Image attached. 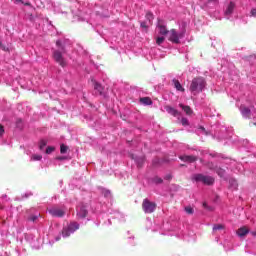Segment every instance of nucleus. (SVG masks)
I'll return each mask as SVG.
<instances>
[{
  "label": "nucleus",
  "mask_w": 256,
  "mask_h": 256,
  "mask_svg": "<svg viewBox=\"0 0 256 256\" xmlns=\"http://www.w3.org/2000/svg\"><path fill=\"white\" fill-rule=\"evenodd\" d=\"M205 85H206L205 78L196 77L192 79L189 89L191 93H193L194 95H198V93L203 92V89H205Z\"/></svg>",
  "instance_id": "nucleus-1"
},
{
  "label": "nucleus",
  "mask_w": 256,
  "mask_h": 256,
  "mask_svg": "<svg viewBox=\"0 0 256 256\" xmlns=\"http://www.w3.org/2000/svg\"><path fill=\"white\" fill-rule=\"evenodd\" d=\"M191 179L196 183H203V185L208 186H211L213 183H215V178L203 174H194Z\"/></svg>",
  "instance_id": "nucleus-2"
},
{
  "label": "nucleus",
  "mask_w": 256,
  "mask_h": 256,
  "mask_svg": "<svg viewBox=\"0 0 256 256\" xmlns=\"http://www.w3.org/2000/svg\"><path fill=\"white\" fill-rule=\"evenodd\" d=\"M168 33V40L171 41V43L175 44L181 43L180 39H183V37H185V32L178 33L175 29H171Z\"/></svg>",
  "instance_id": "nucleus-3"
},
{
  "label": "nucleus",
  "mask_w": 256,
  "mask_h": 256,
  "mask_svg": "<svg viewBox=\"0 0 256 256\" xmlns=\"http://www.w3.org/2000/svg\"><path fill=\"white\" fill-rule=\"evenodd\" d=\"M142 209L144 213H154L157 209V204L149 201V199H144L142 202Z\"/></svg>",
  "instance_id": "nucleus-4"
},
{
  "label": "nucleus",
  "mask_w": 256,
  "mask_h": 256,
  "mask_svg": "<svg viewBox=\"0 0 256 256\" xmlns=\"http://www.w3.org/2000/svg\"><path fill=\"white\" fill-rule=\"evenodd\" d=\"M53 59L60 65V67H67V60L63 58V51L54 50Z\"/></svg>",
  "instance_id": "nucleus-5"
},
{
  "label": "nucleus",
  "mask_w": 256,
  "mask_h": 256,
  "mask_svg": "<svg viewBox=\"0 0 256 256\" xmlns=\"http://www.w3.org/2000/svg\"><path fill=\"white\" fill-rule=\"evenodd\" d=\"M48 212L50 213V215H52V217H64L65 216V211H63L62 209H59V208H51L48 210Z\"/></svg>",
  "instance_id": "nucleus-6"
},
{
  "label": "nucleus",
  "mask_w": 256,
  "mask_h": 256,
  "mask_svg": "<svg viewBox=\"0 0 256 256\" xmlns=\"http://www.w3.org/2000/svg\"><path fill=\"white\" fill-rule=\"evenodd\" d=\"M240 112L244 119H251V109H249L245 105L240 106Z\"/></svg>",
  "instance_id": "nucleus-7"
},
{
  "label": "nucleus",
  "mask_w": 256,
  "mask_h": 256,
  "mask_svg": "<svg viewBox=\"0 0 256 256\" xmlns=\"http://www.w3.org/2000/svg\"><path fill=\"white\" fill-rule=\"evenodd\" d=\"M197 159H198L197 156H194V155L179 156V160L184 161V163H195Z\"/></svg>",
  "instance_id": "nucleus-8"
},
{
  "label": "nucleus",
  "mask_w": 256,
  "mask_h": 256,
  "mask_svg": "<svg viewBox=\"0 0 256 256\" xmlns=\"http://www.w3.org/2000/svg\"><path fill=\"white\" fill-rule=\"evenodd\" d=\"M157 27L160 35H167L169 33V30H167V26H165L163 20L158 19Z\"/></svg>",
  "instance_id": "nucleus-9"
},
{
  "label": "nucleus",
  "mask_w": 256,
  "mask_h": 256,
  "mask_svg": "<svg viewBox=\"0 0 256 256\" xmlns=\"http://www.w3.org/2000/svg\"><path fill=\"white\" fill-rule=\"evenodd\" d=\"M87 214H88L87 208L84 205L80 206L77 212V216L80 217V219H85V217H87Z\"/></svg>",
  "instance_id": "nucleus-10"
},
{
  "label": "nucleus",
  "mask_w": 256,
  "mask_h": 256,
  "mask_svg": "<svg viewBox=\"0 0 256 256\" xmlns=\"http://www.w3.org/2000/svg\"><path fill=\"white\" fill-rule=\"evenodd\" d=\"M233 11H235V4H234V2H230L228 4V6L226 7L224 15H226V16L232 15Z\"/></svg>",
  "instance_id": "nucleus-11"
},
{
  "label": "nucleus",
  "mask_w": 256,
  "mask_h": 256,
  "mask_svg": "<svg viewBox=\"0 0 256 256\" xmlns=\"http://www.w3.org/2000/svg\"><path fill=\"white\" fill-rule=\"evenodd\" d=\"M238 237H245L249 233V228L247 226H243L237 230Z\"/></svg>",
  "instance_id": "nucleus-12"
},
{
  "label": "nucleus",
  "mask_w": 256,
  "mask_h": 256,
  "mask_svg": "<svg viewBox=\"0 0 256 256\" xmlns=\"http://www.w3.org/2000/svg\"><path fill=\"white\" fill-rule=\"evenodd\" d=\"M165 109L167 113L173 115V117H178V115H180L179 111H177V109L173 108L172 106H165Z\"/></svg>",
  "instance_id": "nucleus-13"
},
{
  "label": "nucleus",
  "mask_w": 256,
  "mask_h": 256,
  "mask_svg": "<svg viewBox=\"0 0 256 256\" xmlns=\"http://www.w3.org/2000/svg\"><path fill=\"white\" fill-rule=\"evenodd\" d=\"M172 83L177 91H181L182 93L185 92V88H183V86L181 85V82H179V80L173 79Z\"/></svg>",
  "instance_id": "nucleus-14"
},
{
  "label": "nucleus",
  "mask_w": 256,
  "mask_h": 256,
  "mask_svg": "<svg viewBox=\"0 0 256 256\" xmlns=\"http://www.w3.org/2000/svg\"><path fill=\"white\" fill-rule=\"evenodd\" d=\"M179 107L186 113V115H193V109H191V106L179 104Z\"/></svg>",
  "instance_id": "nucleus-15"
},
{
  "label": "nucleus",
  "mask_w": 256,
  "mask_h": 256,
  "mask_svg": "<svg viewBox=\"0 0 256 256\" xmlns=\"http://www.w3.org/2000/svg\"><path fill=\"white\" fill-rule=\"evenodd\" d=\"M94 90L98 95H103L104 88L100 83L94 82Z\"/></svg>",
  "instance_id": "nucleus-16"
},
{
  "label": "nucleus",
  "mask_w": 256,
  "mask_h": 256,
  "mask_svg": "<svg viewBox=\"0 0 256 256\" xmlns=\"http://www.w3.org/2000/svg\"><path fill=\"white\" fill-rule=\"evenodd\" d=\"M68 229L71 233H75V231H77V229H79V223L77 222H72L68 225Z\"/></svg>",
  "instance_id": "nucleus-17"
},
{
  "label": "nucleus",
  "mask_w": 256,
  "mask_h": 256,
  "mask_svg": "<svg viewBox=\"0 0 256 256\" xmlns=\"http://www.w3.org/2000/svg\"><path fill=\"white\" fill-rule=\"evenodd\" d=\"M140 103H143V105H153V100L149 97H143L140 98Z\"/></svg>",
  "instance_id": "nucleus-18"
},
{
  "label": "nucleus",
  "mask_w": 256,
  "mask_h": 256,
  "mask_svg": "<svg viewBox=\"0 0 256 256\" xmlns=\"http://www.w3.org/2000/svg\"><path fill=\"white\" fill-rule=\"evenodd\" d=\"M204 167H207V169H210V171H215L217 169V165H215L213 162L204 163Z\"/></svg>",
  "instance_id": "nucleus-19"
},
{
  "label": "nucleus",
  "mask_w": 256,
  "mask_h": 256,
  "mask_svg": "<svg viewBox=\"0 0 256 256\" xmlns=\"http://www.w3.org/2000/svg\"><path fill=\"white\" fill-rule=\"evenodd\" d=\"M145 17L148 20L149 25H153V19H155L153 13L147 12Z\"/></svg>",
  "instance_id": "nucleus-20"
},
{
  "label": "nucleus",
  "mask_w": 256,
  "mask_h": 256,
  "mask_svg": "<svg viewBox=\"0 0 256 256\" xmlns=\"http://www.w3.org/2000/svg\"><path fill=\"white\" fill-rule=\"evenodd\" d=\"M214 171H216L219 177H225V169L217 166V168Z\"/></svg>",
  "instance_id": "nucleus-21"
},
{
  "label": "nucleus",
  "mask_w": 256,
  "mask_h": 256,
  "mask_svg": "<svg viewBox=\"0 0 256 256\" xmlns=\"http://www.w3.org/2000/svg\"><path fill=\"white\" fill-rule=\"evenodd\" d=\"M184 211L188 214V215H193V213H195V210H193V207L191 206H186L184 208Z\"/></svg>",
  "instance_id": "nucleus-22"
},
{
  "label": "nucleus",
  "mask_w": 256,
  "mask_h": 256,
  "mask_svg": "<svg viewBox=\"0 0 256 256\" xmlns=\"http://www.w3.org/2000/svg\"><path fill=\"white\" fill-rule=\"evenodd\" d=\"M225 229V226L223 224H216L213 226V231H221Z\"/></svg>",
  "instance_id": "nucleus-23"
},
{
  "label": "nucleus",
  "mask_w": 256,
  "mask_h": 256,
  "mask_svg": "<svg viewBox=\"0 0 256 256\" xmlns=\"http://www.w3.org/2000/svg\"><path fill=\"white\" fill-rule=\"evenodd\" d=\"M71 230H69V228H64L63 230H62V236L63 237H69L70 235H71Z\"/></svg>",
  "instance_id": "nucleus-24"
},
{
  "label": "nucleus",
  "mask_w": 256,
  "mask_h": 256,
  "mask_svg": "<svg viewBox=\"0 0 256 256\" xmlns=\"http://www.w3.org/2000/svg\"><path fill=\"white\" fill-rule=\"evenodd\" d=\"M68 150H69L68 146H65V144H61V146H60V153L62 155H64V153H67Z\"/></svg>",
  "instance_id": "nucleus-25"
},
{
  "label": "nucleus",
  "mask_w": 256,
  "mask_h": 256,
  "mask_svg": "<svg viewBox=\"0 0 256 256\" xmlns=\"http://www.w3.org/2000/svg\"><path fill=\"white\" fill-rule=\"evenodd\" d=\"M56 46L59 47V49H60V51H62V53H65V52H66V51H65V46H63V44L61 43L60 40H57V41H56Z\"/></svg>",
  "instance_id": "nucleus-26"
},
{
  "label": "nucleus",
  "mask_w": 256,
  "mask_h": 256,
  "mask_svg": "<svg viewBox=\"0 0 256 256\" xmlns=\"http://www.w3.org/2000/svg\"><path fill=\"white\" fill-rule=\"evenodd\" d=\"M153 183H155L156 185H161V183H163V180L161 179V177L155 176L153 178Z\"/></svg>",
  "instance_id": "nucleus-27"
},
{
  "label": "nucleus",
  "mask_w": 256,
  "mask_h": 256,
  "mask_svg": "<svg viewBox=\"0 0 256 256\" xmlns=\"http://www.w3.org/2000/svg\"><path fill=\"white\" fill-rule=\"evenodd\" d=\"M46 146H47V141L41 140V141H40V144H39V149H40L41 151H43V149H45Z\"/></svg>",
  "instance_id": "nucleus-28"
},
{
  "label": "nucleus",
  "mask_w": 256,
  "mask_h": 256,
  "mask_svg": "<svg viewBox=\"0 0 256 256\" xmlns=\"http://www.w3.org/2000/svg\"><path fill=\"white\" fill-rule=\"evenodd\" d=\"M53 151H55V147H53V146H48L46 148L47 155H51V153H53Z\"/></svg>",
  "instance_id": "nucleus-29"
},
{
  "label": "nucleus",
  "mask_w": 256,
  "mask_h": 256,
  "mask_svg": "<svg viewBox=\"0 0 256 256\" xmlns=\"http://www.w3.org/2000/svg\"><path fill=\"white\" fill-rule=\"evenodd\" d=\"M165 41V37H158L156 38L157 45H161Z\"/></svg>",
  "instance_id": "nucleus-30"
},
{
  "label": "nucleus",
  "mask_w": 256,
  "mask_h": 256,
  "mask_svg": "<svg viewBox=\"0 0 256 256\" xmlns=\"http://www.w3.org/2000/svg\"><path fill=\"white\" fill-rule=\"evenodd\" d=\"M32 159L33 161H41V159H43V156L35 154L32 156Z\"/></svg>",
  "instance_id": "nucleus-31"
},
{
  "label": "nucleus",
  "mask_w": 256,
  "mask_h": 256,
  "mask_svg": "<svg viewBox=\"0 0 256 256\" xmlns=\"http://www.w3.org/2000/svg\"><path fill=\"white\" fill-rule=\"evenodd\" d=\"M37 219H39V216L37 215H32L28 218V221H32V223H35V221H37Z\"/></svg>",
  "instance_id": "nucleus-32"
},
{
  "label": "nucleus",
  "mask_w": 256,
  "mask_h": 256,
  "mask_svg": "<svg viewBox=\"0 0 256 256\" xmlns=\"http://www.w3.org/2000/svg\"><path fill=\"white\" fill-rule=\"evenodd\" d=\"M140 26L142 29H145V31H147V29H149V26L147 25V22H145V21L140 22Z\"/></svg>",
  "instance_id": "nucleus-33"
},
{
  "label": "nucleus",
  "mask_w": 256,
  "mask_h": 256,
  "mask_svg": "<svg viewBox=\"0 0 256 256\" xmlns=\"http://www.w3.org/2000/svg\"><path fill=\"white\" fill-rule=\"evenodd\" d=\"M164 179H165L166 181H171V180L173 179V175L167 174V175L164 177Z\"/></svg>",
  "instance_id": "nucleus-34"
},
{
  "label": "nucleus",
  "mask_w": 256,
  "mask_h": 256,
  "mask_svg": "<svg viewBox=\"0 0 256 256\" xmlns=\"http://www.w3.org/2000/svg\"><path fill=\"white\" fill-rule=\"evenodd\" d=\"M181 123L182 125H189V120H187V118H182Z\"/></svg>",
  "instance_id": "nucleus-35"
},
{
  "label": "nucleus",
  "mask_w": 256,
  "mask_h": 256,
  "mask_svg": "<svg viewBox=\"0 0 256 256\" xmlns=\"http://www.w3.org/2000/svg\"><path fill=\"white\" fill-rule=\"evenodd\" d=\"M251 17H256V8H252L250 11Z\"/></svg>",
  "instance_id": "nucleus-36"
},
{
  "label": "nucleus",
  "mask_w": 256,
  "mask_h": 256,
  "mask_svg": "<svg viewBox=\"0 0 256 256\" xmlns=\"http://www.w3.org/2000/svg\"><path fill=\"white\" fill-rule=\"evenodd\" d=\"M3 133H5V128L0 124V137H2Z\"/></svg>",
  "instance_id": "nucleus-37"
},
{
  "label": "nucleus",
  "mask_w": 256,
  "mask_h": 256,
  "mask_svg": "<svg viewBox=\"0 0 256 256\" xmlns=\"http://www.w3.org/2000/svg\"><path fill=\"white\" fill-rule=\"evenodd\" d=\"M237 184H230V187H233L235 190H237Z\"/></svg>",
  "instance_id": "nucleus-38"
},
{
  "label": "nucleus",
  "mask_w": 256,
  "mask_h": 256,
  "mask_svg": "<svg viewBox=\"0 0 256 256\" xmlns=\"http://www.w3.org/2000/svg\"><path fill=\"white\" fill-rule=\"evenodd\" d=\"M109 195H111V191H106L105 192V197H109Z\"/></svg>",
  "instance_id": "nucleus-39"
},
{
  "label": "nucleus",
  "mask_w": 256,
  "mask_h": 256,
  "mask_svg": "<svg viewBox=\"0 0 256 256\" xmlns=\"http://www.w3.org/2000/svg\"><path fill=\"white\" fill-rule=\"evenodd\" d=\"M56 159H58V161H63V159H65V157L59 156V157H57Z\"/></svg>",
  "instance_id": "nucleus-40"
},
{
  "label": "nucleus",
  "mask_w": 256,
  "mask_h": 256,
  "mask_svg": "<svg viewBox=\"0 0 256 256\" xmlns=\"http://www.w3.org/2000/svg\"><path fill=\"white\" fill-rule=\"evenodd\" d=\"M253 237H256V231L250 232Z\"/></svg>",
  "instance_id": "nucleus-41"
},
{
  "label": "nucleus",
  "mask_w": 256,
  "mask_h": 256,
  "mask_svg": "<svg viewBox=\"0 0 256 256\" xmlns=\"http://www.w3.org/2000/svg\"><path fill=\"white\" fill-rule=\"evenodd\" d=\"M203 207H205V209H207V202L203 203Z\"/></svg>",
  "instance_id": "nucleus-42"
},
{
  "label": "nucleus",
  "mask_w": 256,
  "mask_h": 256,
  "mask_svg": "<svg viewBox=\"0 0 256 256\" xmlns=\"http://www.w3.org/2000/svg\"><path fill=\"white\" fill-rule=\"evenodd\" d=\"M200 163H202L203 165H205V161H203V159H200Z\"/></svg>",
  "instance_id": "nucleus-43"
},
{
  "label": "nucleus",
  "mask_w": 256,
  "mask_h": 256,
  "mask_svg": "<svg viewBox=\"0 0 256 256\" xmlns=\"http://www.w3.org/2000/svg\"><path fill=\"white\" fill-rule=\"evenodd\" d=\"M25 5L29 7L31 5V3L28 2V3H25Z\"/></svg>",
  "instance_id": "nucleus-44"
},
{
  "label": "nucleus",
  "mask_w": 256,
  "mask_h": 256,
  "mask_svg": "<svg viewBox=\"0 0 256 256\" xmlns=\"http://www.w3.org/2000/svg\"><path fill=\"white\" fill-rule=\"evenodd\" d=\"M15 1H16V3H21L22 0H15Z\"/></svg>",
  "instance_id": "nucleus-45"
},
{
  "label": "nucleus",
  "mask_w": 256,
  "mask_h": 256,
  "mask_svg": "<svg viewBox=\"0 0 256 256\" xmlns=\"http://www.w3.org/2000/svg\"><path fill=\"white\" fill-rule=\"evenodd\" d=\"M0 47H3V43L0 41Z\"/></svg>",
  "instance_id": "nucleus-46"
},
{
  "label": "nucleus",
  "mask_w": 256,
  "mask_h": 256,
  "mask_svg": "<svg viewBox=\"0 0 256 256\" xmlns=\"http://www.w3.org/2000/svg\"><path fill=\"white\" fill-rule=\"evenodd\" d=\"M180 167H185V165L182 164V165H180Z\"/></svg>",
  "instance_id": "nucleus-47"
}]
</instances>
